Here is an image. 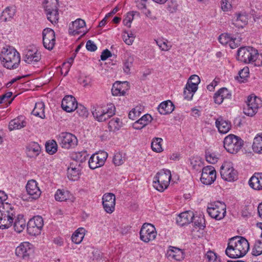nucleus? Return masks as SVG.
Returning <instances> with one entry per match:
<instances>
[{"mask_svg":"<svg viewBox=\"0 0 262 262\" xmlns=\"http://www.w3.org/2000/svg\"><path fill=\"white\" fill-rule=\"evenodd\" d=\"M0 58L3 66L8 69H16L20 62L19 53L10 46H6L3 48Z\"/></svg>","mask_w":262,"mask_h":262,"instance_id":"1","label":"nucleus"},{"mask_svg":"<svg viewBox=\"0 0 262 262\" xmlns=\"http://www.w3.org/2000/svg\"><path fill=\"white\" fill-rule=\"evenodd\" d=\"M171 179V171L169 169H163L154 177L153 186L157 190L162 192L168 186Z\"/></svg>","mask_w":262,"mask_h":262,"instance_id":"2","label":"nucleus"},{"mask_svg":"<svg viewBox=\"0 0 262 262\" xmlns=\"http://www.w3.org/2000/svg\"><path fill=\"white\" fill-rule=\"evenodd\" d=\"M243 140L239 137L230 134L224 140V147L230 154L237 153L243 146Z\"/></svg>","mask_w":262,"mask_h":262,"instance_id":"3","label":"nucleus"},{"mask_svg":"<svg viewBox=\"0 0 262 262\" xmlns=\"http://www.w3.org/2000/svg\"><path fill=\"white\" fill-rule=\"evenodd\" d=\"M116 112L115 105L110 103L104 109L100 107H94L92 110V114L94 117L99 122H103L113 117Z\"/></svg>","mask_w":262,"mask_h":262,"instance_id":"4","label":"nucleus"},{"mask_svg":"<svg viewBox=\"0 0 262 262\" xmlns=\"http://www.w3.org/2000/svg\"><path fill=\"white\" fill-rule=\"evenodd\" d=\"M226 206L221 202L217 201L211 203L207 208L209 215L216 220L222 219L226 213Z\"/></svg>","mask_w":262,"mask_h":262,"instance_id":"5","label":"nucleus"},{"mask_svg":"<svg viewBox=\"0 0 262 262\" xmlns=\"http://www.w3.org/2000/svg\"><path fill=\"white\" fill-rule=\"evenodd\" d=\"M262 106L261 99L253 95L249 96L246 101V105L243 108L244 113L249 116H253Z\"/></svg>","mask_w":262,"mask_h":262,"instance_id":"6","label":"nucleus"},{"mask_svg":"<svg viewBox=\"0 0 262 262\" xmlns=\"http://www.w3.org/2000/svg\"><path fill=\"white\" fill-rule=\"evenodd\" d=\"M222 178L226 181L233 182L238 178L237 171L233 167V164L230 162H225L220 169Z\"/></svg>","mask_w":262,"mask_h":262,"instance_id":"7","label":"nucleus"},{"mask_svg":"<svg viewBox=\"0 0 262 262\" xmlns=\"http://www.w3.org/2000/svg\"><path fill=\"white\" fill-rule=\"evenodd\" d=\"M157 236L155 227L149 223H144L140 231V238L145 243L154 240Z\"/></svg>","mask_w":262,"mask_h":262,"instance_id":"8","label":"nucleus"},{"mask_svg":"<svg viewBox=\"0 0 262 262\" xmlns=\"http://www.w3.org/2000/svg\"><path fill=\"white\" fill-rule=\"evenodd\" d=\"M58 141L61 146L66 149L74 147L78 142L76 136L69 133H61L58 137Z\"/></svg>","mask_w":262,"mask_h":262,"instance_id":"9","label":"nucleus"},{"mask_svg":"<svg viewBox=\"0 0 262 262\" xmlns=\"http://www.w3.org/2000/svg\"><path fill=\"white\" fill-rule=\"evenodd\" d=\"M107 153L104 151H101L93 154L89 160L90 168L95 169L103 166L107 158Z\"/></svg>","mask_w":262,"mask_h":262,"instance_id":"10","label":"nucleus"},{"mask_svg":"<svg viewBox=\"0 0 262 262\" xmlns=\"http://www.w3.org/2000/svg\"><path fill=\"white\" fill-rule=\"evenodd\" d=\"M216 178L215 168L212 166H207L202 168L201 181L205 185H210Z\"/></svg>","mask_w":262,"mask_h":262,"instance_id":"11","label":"nucleus"},{"mask_svg":"<svg viewBox=\"0 0 262 262\" xmlns=\"http://www.w3.org/2000/svg\"><path fill=\"white\" fill-rule=\"evenodd\" d=\"M233 240V246L235 247V251L239 252L241 256H244L249 249V244L248 241L241 236H235L230 238Z\"/></svg>","mask_w":262,"mask_h":262,"instance_id":"12","label":"nucleus"},{"mask_svg":"<svg viewBox=\"0 0 262 262\" xmlns=\"http://www.w3.org/2000/svg\"><path fill=\"white\" fill-rule=\"evenodd\" d=\"M43 225V221L41 216H36L31 219L27 225V230L30 234H35L39 232Z\"/></svg>","mask_w":262,"mask_h":262,"instance_id":"13","label":"nucleus"},{"mask_svg":"<svg viewBox=\"0 0 262 262\" xmlns=\"http://www.w3.org/2000/svg\"><path fill=\"white\" fill-rule=\"evenodd\" d=\"M115 195L112 193H105L102 197V205L104 210L111 213L115 210Z\"/></svg>","mask_w":262,"mask_h":262,"instance_id":"14","label":"nucleus"},{"mask_svg":"<svg viewBox=\"0 0 262 262\" xmlns=\"http://www.w3.org/2000/svg\"><path fill=\"white\" fill-rule=\"evenodd\" d=\"M33 252L32 245L28 242L21 243L15 249L16 255L23 259L28 258Z\"/></svg>","mask_w":262,"mask_h":262,"instance_id":"15","label":"nucleus"},{"mask_svg":"<svg viewBox=\"0 0 262 262\" xmlns=\"http://www.w3.org/2000/svg\"><path fill=\"white\" fill-rule=\"evenodd\" d=\"M77 102L76 99L71 95L65 96L61 102V107L67 112H72L77 108Z\"/></svg>","mask_w":262,"mask_h":262,"instance_id":"16","label":"nucleus"},{"mask_svg":"<svg viewBox=\"0 0 262 262\" xmlns=\"http://www.w3.org/2000/svg\"><path fill=\"white\" fill-rule=\"evenodd\" d=\"M26 188L27 193L32 199L36 200L38 199L41 194V191L37 186V183L35 180L29 181L26 185Z\"/></svg>","mask_w":262,"mask_h":262,"instance_id":"17","label":"nucleus"},{"mask_svg":"<svg viewBox=\"0 0 262 262\" xmlns=\"http://www.w3.org/2000/svg\"><path fill=\"white\" fill-rule=\"evenodd\" d=\"M85 26V21L80 18L77 19L73 21L72 24L70 25L69 32L72 35H79L82 33V35L85 34L84 32H82L81 29L83 28Z\"/></svg>","mask_w":262,"mask_h":262,"instance_id":"18","label":"nucleus"},{"mask_svg":"<svg viewBox=\"0 0 262 262\" xmlns=\"http://www.w3.org/2000/svg\"><path fill=\"white\" fill-rule=\"evenodd\" d=\"M128 90V85L127 81L116 82L112 86V93L114 96H124Z\"/></svg>","mask_w":262,"mask_h":262,"instance_id":"19","label":"nucleus"},{"mask_svg":"<svg viewBox=\"0 0 262 262\" xmlns=\"http://www.w3.org/2000/svg\"><path fill=\"white\" fill-rule=\"evenodd\" d=\"M194 220L195 217L193 212L189 211L180 213L177 217L176 221L179 225L183 226L192 222Z\"/></svg>","mask_w":262,"mask_h":262,"instance_id":"20","label":"nucleus"},{"mask_svg":"<svg viewBox=\"0 0 262 262\" xmlns=\"http://www.w3.org/2000/svg\"><path fill=\"white\" fill-rule=\"evenodd\" d=\"M40 59V53L38 52L36 49H28L26 51L24 59L26 62L28 63H32L38 62Z\"/></svg>","mask_w":262,"mask_h":262,"instance_id":"21","label":"nucleus"},{"mask_svg":"<svg viewBox=\"0 0 262 262\" xmlns=\"http://www.w3.org/2000/svg\"><path fill=\"white\" fill-rule=\"evenodd\" d=\"M249 186L254 190H262V173H255L249 181Z\"/></svg>","mask_w":262,"mask_h":262,"instance_id":"22","label":"nucleus"},{"mask_svg":"<svg viewBox=\"0 0 262 262\" xmlns=\"http://www.w3.org/2000/svg\"><path fill=\"white\" fill-rule=\"evenodd\" d=\"M16 13V8L14 6L7 7L2 12L0 20L2 22L10 21Z\"/></svg>","mask_w":262,"mask_h":262,"instance_id":"23","label":"nucleus"},{"mask_svg":"<svg viewBox=\"0 0 262 262\" xmlns=\"http://www.w3.org/2000/svg\"><path fill=\"white\" fill-rule=\"evenodd\" d=\"M167 254L168 258H171L177 261H181L184 258V253L182 250L174 247H170Z\"/></svg>","mask_w":262,"mask_h":262,"instance_id":"24","label":"nucleus"},{"mask_svg":"<svg viewBox=\"0 0 262 262\" xmlns=\"http://www.w3.org/2000/svg\"><path fill=\"white\" fill-rule=\"evenodd\" d=\"M216 126L219 132L222 134L227 133L231 129V123L229 121L223 119L222 117L219 118L215 121Z\"/></svg>","mask_w":262,"mask_h":262,"instance_id":"25","label":"nucleus"},{"mask_svg":"<svg viewBox=\"0 0 262 262\" xmlns=\"http://www.w3.org/2000/svg\"><path fill=\"white\" fill-rule=\"evenodd\" d=\"M26 125V122L25 120L24 117L20 116L10 121L9 129L11 131L14 129H19L24 127Z\"/></svg>","mask_w":262,"mask_h":262,"instance_id":"26","label":"nucleus"},{"mask_svg":"<svg viewBox=\"0 0 262 262\" xmlns=\"http://www.w3.org/2000/svg\"><path fill=\"white\" fill-rule=\"evenodd\" d=\"M174 107L170 100H167L161 102L158 107L160 114L166 115L172 112Z\"/></svg>","mask_w":262,"mask_h":262,"instance_id":"27","label":"nucleus"},{"mask_svg":"<svg viewBox=\"0 0 262 262\" xmlns=\"http://www.w3.org/2000/svg\"><path fill=\"white\" fill-rule=\"evenodd\" d=\"M151 120V115L145 114L133 123V127L135 129H141L150 122Z\"/></svg>","mask_w":262,"mask_h":262,"instance_id":"28","label":"nucleus"},{"mask_svg":"<svg viewBox=\"0 0 262 262\" xmlns=\"http://www.w3.org/2000/svg\"><path fill=\"white\" fill-rule=\"evenodd\" d=\"M15 217L6 214H1L0 216V229H8L11 227Z\"/></svg>","mask_w":262,"mask_h":262,"instance_id":"29","label":"nucleus"},{"mask_svg":"<svg viewBox=\"0 0 262 262\" xmlns=\"http://www.w3.org/2000/svg\"><path fill=\"white\" fill-rule=\"evenodd\" d=\"M14 230L17 233L22 232L26 227V221L22 214H18L15 219L13 225Z\"/></svg>","mask_w":262,"mask_h":262,"instance_id":"30","label":"nucleus"},{"mask_svg":"<svg viewBox=\"0 0 262 262\" xmlns=\"http://www.w3.org/2000/svg\"><path fill=\"white\" fill-rule=\"evenodd\" d=\"M233 240H230L228 243V247L226 249V254L231 258H236L241 257V254L239 252H238L236 250L235 251V247L233 246Z\"/></svg>","mask_w":262,"mask_h":262,"instance_id":"31","label":"nucleus"},{"mask_svg":"<svg viewBox=\"0 0 262 262\" xmlns=\"http://www.w3.org/2000/svg\"><path fill=\"white\" fill-rule=\"evenodd\" d=\"M0 212L2 214H6L15 216V212L12 205L8 203H5V201L0 202Z\"/></svg>","mask_w":262,"mask_h":262,"instance_id":"32","label":"nucleus"},{"mask_svg":"<svg viewBox=\"0 0 262 262\" xmlns=\"http://www.w3.org/2000/svg\"><path fill=\"white\" fill-rule=\"evenodd\" d=\"M32 113L34 116L39 117L41 119L45 118L44 103L41 101L36 102Z\"/></svg>","mask_w":262,"mask_h":262,"instance_id":"33","label":"nucleus"},{"mask_svg":"<svg viewBox=\"0 0 262 262\" xmlns=\"http://www.w3.org/2000/svg\"><path fill=\"white\" fill-rule=\"evenodd\" d=\"M72 195L69 191L64 190L58 189L55 194V199L56 201L62 202L71 200Z\"/></svg>","mask_w":262,"mask_h":262,"instance_id":"34","label":"nucleus"},{"mask_svg":"<svg viewBox=\"0 0 262 262\" xmlns=\"http://www.w3.org/2000/svg\"><path fill=\"white\" fill-rule=\"evenodd\" d=\"M27 150L29 156H36L40 151V147L37 143L31 142L27 146Z\"/></svg>","mask_w":262,"mask_h":262,"instance_id":"35","label":"nucleus"},{"mask_svg":"<svg viewBox=\"0 0 262 262\" xmlns=\"http://www.w3.org/2000/svg\"><path fill=\"white\" fill-rule=\"evenodd\" d=\"M85 229L83 228H78L72 235V241L76 244H80L84 238Z\"/></svg>","mask_w":262,"mask_h":262,"instance_id":"36","label":"nucleus"},{"mask_svg":"<svg viewBox=\"0 0 262 262\" xmlns=\"http://www.w3.org/2000/svg\"><path fill=\"white\" fill-rule=\"evenodd\" d=\"M58 0H46L43 6L46 12H49V13L52 11L58 10Z\"/></svg>","mask_w":262,"mask_h":262,"instance_id":"37","label":"nucleus"},{"mask_svg":"<svg viewBox=\"0 0 262 262\" xmlns=\"http://www.w3.org/2000/svg\"><path fill=\"white\" fill-rule=\"evenodd\" d=\"M121 126L122 122L119 118H114L108 122V128L112 132L119 130Z\"/></svg>","mask_w":262,"mask_h":262,"instance_id":"38","label":"nucleus"},{"mask_svg":"<svg viewBox=\"0 0 262 262\" xmlns=\"http://www.w3.org/2000/svg\"><path fill=\"white\" fill-rule=\"evenodd\" d=\"M68 177L72 181L77 180L79 177V169L71 165L68 168Z\"/></svg>","mask_w":262,"mask_h":262,"instance_id":"39","label":"nucleus"},{"mask_svg":"<svg viewBox=\"0 0 262 262\" xmlns=\"http://www.w3.org/2000/svg\"><path fill=\"white\" fill-rule=\"evenodd\" d=\"M134 58L133 56H128L123 62V71L127 74H130V68L133 67Z\"/></svg>","mask_w":262,"mask_h":262,"instance_id":"40","label":"nucleus"},{"mask_svg":"<svg viewBox=\"0 0 262 262\" xmlns=\"http://www.w3.org/2000/svg\"><path fill=\"white\" fill-rule=\"evenodd\" d=\"M163 139L161 138H154L151 143V147L153 151L160 152L163 149L162 148L161 142Z\"/></svg>","mask_w":262,"mask_h":262,"instance_id":"41","label":"nucleus"},{"mask_svg":"<svg viewBox=\"0 0 262 262\" xmlns=\"http://www.w3.org/2000/svg\"><path fill=\"white\" fill-rule=\"evenodd\" d=\"M252 148L253 151L256 152H262V136H257L254 138Z\"/></svg>","mask_w":262,"mask_h":262,"instance_id":"42","label":"nucleus"},{"mask_svg":"<svg viewBox=\"0 0 262 262\" xmlns=\"http://www.w3.org/2000/svg\"><path fill=\"white\" fill-rule=\"evenodd\" d=\"M248 23V18L245 15L239 14L237 15L236 19L234 20L233 24L238 27L243 28Z\"/></svg>","mask_w":262,"mask_h":262,"instance_id":"43","label":"nucleus"},{"mask_svg":"<svg viewBox=\"0 0 262 262\" xmlns=\"http://www.w3.org/2000/svg\"><path fill=\"white\" fill-rule=\"evenodd\" d=\"M190 162L192 168L196 171L201 169L203 165L201 159L199 157H191L190 159Z\"/></svg>","mask_w":262,"mask_h":262,"instance_id":"44","label":"nucleus"},{"mask_svg":"<svg viewBox=\"0 0 262 262\" xmlns=\"http://www.w3.org/2000/svg\"><path fill=\"white\" fill-rule=\"evenodd\" d=\"M46 151L50 154L53 155L57 150V144L54 140L48 141L46 144Z\"/></svg>","mask_w":262,"mask_h":262,"instance_id":"45","label":"nucleus"},{"mask_svg":"<svg viewBox=\"0 0 262 262\" xmlns=\"http://www.w3.org/2000/svg\"><path fill=\"white\" fill-rule=\"evenodd\" d=\"M42 39H55V34L54 30L51 28L45 29L42 33Z\"/></svg>","mask_w":262,"mask_h":262,"instance_id":"46","label":"nucleus"},{"mask_svg":"<svg viewBox=\"0 0 262 262\" xmlns=\"http://www.w3.org/2000/svg\"><path fill=\"white\" fill-rule=\"evenodd\" d=\"M46 15L48 19L53 24L58 22L59 19L58 10L52 11L51 13H49V12H46Z\"/></svg>","mask_w":262,"mask_h":262,"instance_id":"47","label":"nucleus"},{"mask_svg":"<svg viewBox=\"0 0 262 262\" xmlns=\"http://www.w3.org/2000/svg\"><path fill=\"white\" fill-rule=\"evenodd\" d=\"M125 161L124 156L121 152L116 153L113 158V162L116 166L122 165Z\"/></svg>","mask_w":262,"mask_h":262,"instance_id":"48","label":"nucleus"},{"mask_svg":"<svg viewBox=\"0 0 262 262\" xmlns=\"http://www.w3.org/2000/svg\"><path fill=\"white\" fill-rule=\"evenodd\" d=\"M249 74V68L248 67L244 68L238 72V76L236 77V79L241 82H244Z\"/></svg>","mask_w":262,"mask_h":262,"instance_id":"49","label":"nucleus"},{"mask_svg":"<svg viewBox=\"0 0 262 262\" xmlns=\"http://www.w3.org/2000/svg\"><path fill=\"white\" fill-rule=\"evenodd\" d=\"M252 254L255 256L262 254V241L259 240L256 241L252 249Z\"/></svg>","mask_w":262,"mask_h":262,"instance_id":"50","label":"nucleus"},{"mask_svg":"<svg viewBox=\"0 0 262 262\" xmlns=\"http://www.w3.org/2000/svg\"><path fill=\"white\" fill-rule=\"evenodd\" d=\"M232 38L233 37L230 34L224 33L219 36V41L221 44L225 45L228 43H229L230 41H231Z\"/></svg>","mask_w":262,"mask_h":262,"instance_id":"51","label":"nucleus"},{"mask_svg":"<svg viewBox=\"0 0 262 262\" xmlns=\"http://www.w3.org/2000/svg\"><path fill=\"white\" fill-rule=\"evenodd\" d=\"M135 38V36L133 33L132 32H124V34L123 35V39L124 42L128 45H132L133 42Z\"/></svg>","mask_w":262,"mask_h":262,"instance_id":"52","label":"nucleus"},{"mask_svg":"<svg viewBox=\"0 0 262 262\" xmlns=\"http://www.w3.org/2000/svg\"><path fill=\"white\" fill-rule=\"evenodd\" d=\"M42 42L43 47L49 51L52 50L55 45V39L49 40V39H42Z\"/></svg>","mask_w":262,"mask_h":262,"instance_id":"53","label":"nucleus"},{"mask_svg":"<svg viewBox=\"0 0 262 262\" xmlns=\"http://www.w3.org/2000/svg\"><path fill=\"white\" fill-rule=\"evenodd\" d=\"M140 112L137 107L132 109L128 113V118L132 120H135L140 116Z\"/></svg>","mask_w":262,"mask_h":262,"instance_id":"54","label":"nucleus"},{"mask_svg":"<svg viewBox=\"0 0 262 262\" xmlns=\"http://www.w3.org/2000/svg\"><path fill=\"white\" fill-rule=\"evenodd\" d=\"M88 157L86 151H81L75 154V160L82 163L86 160Z\"/></svg>","mask_w":262,"mask_h":262,"instance_id":"55","label":"nucleus"},{"mask_svg":"<svg viewBox=\"0 0 262 262\" xmlns=\"http://www.w3.org/2000/svg\"><path fill=\"white\" fill-rule=\"evenodd\" d=\"M12 95V93L9 92L5 94L2 95L0 96V104H2L3 103L6 102L7 103L8 102L9 104H10L12 101L13 99H12L11 101H9V99L11 98V97Z\"/></svg>","mask_w":262,"mask_h":262,"instance_id":"56","label":"nucleus"},{"mask_svg":"<svg viewBox=\"0 0 262 262\" xmlns=\"http://www.w3.org/2000/svg\"><path fill=\"white\" fill-rule=\"evenodd\" d=\"M185 89L187 90L189 92H191L194 94L198 90V85L193 83L191 81H188Z\"/></svg>","mask_w":262,"mask_h":262,"instance_id":"57","label":"nucleus"},{"mask_svg":"<svg viewBox=\"0 0 262 262\" xmlns=\"http://www.w3.org/2000/svg\"><path fill=\"white\" fill-rule=\"evenodd\" d=\"M206 161L211 164H214L217 161V157L214 154L207 153L206 155Z\"/></svg>","mask_w":262,"mask_h":262,"instance_id":"58","label":"nucleus"},{"mask_svg":"<svg viewBox=\"0 0 262 262\" xmlns=\"http://www.w3.org/2000/svg\"><path fill=\"white\" fill-rule=\"evenodd\" d=\"M219 92L222 95L224 99L230 98L231 95L228 89L226 88H222L219 90Z\"/></svg>","mask_w":262,"mask_h":262,"instance_id":"59","label":"nucleus"},{"mask_svg":"<svg viewBox=\"0 0 262 262\" xmlns=\"http://www.w3.org/2000/svg\"><path fill=\"white\" fill-rule=\"evenodd\" d=\"M86 48L88 51L91 52L95 51L97 49L96 45L91 40H89L86 42Z\"/></svg>","mask_w":262,"mask_h":262,"instance_id":"60","label":"nucleus"},{"mask_svg":"<svg viewBox=\"0 0 262 262\" xmlns=\"http://www.w3.org/2000/svg\"><path fill=\"white\" fill-rule=\"evenodd\" d=\"M213 99L214 102L218 104H221L224 100L222 95L219 92V90L214 94Z\"/></svg>","mask_w":262,"mask_h":262,"instance_id":"61","label":"nucleus"},{"mask_svg":"<svg viewBox=\"0 0 262 262\" xmlns=\"http://www.w3.org/2000/svg\"><path fill=\"white\" fill-rule=\"evenodd\" d=\"M206 257L208 259V260L210 262H211V261H213V262L220 261V260H217V256L216 255V254L212 251L208 252L206 254Z\"/></svg>","mask_w":262,"mask_h":262,"instance_id":"62","label":"nucleus"},{"mask_svg":"<svg viewBox=\"0 0 262 262\" xmlns=\"http://www.w3.org/2000/svg\"><path fill=\"white\" fill-rule=\"evenodd\" d=\"M77 112L80 116H86L88 114L86 108L82 105L77 106Z\"/></svg>","mask_w":262,"mask_h":262,"instance_id":"63","label":"nucleus"},{"mask_svg":"<svg viewBox=\"0 0 262 262\" xmlns=\"http://www.w3.org/2000/svg\"><path fill=\"white\" fill-rule=\"evenodd\" d=\"M112 56V53L108 49L103 50L100 56L101 59L103 61L105 60L108 57Z\"/></svg>","mask_w":262,"mask_h":262,"instance_id":"64","label":"nucleus"}]
</instances>
